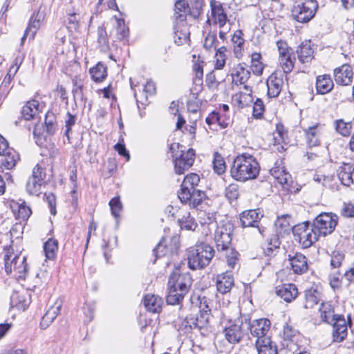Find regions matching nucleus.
<instances>
[{"mask_svg": "<svg viewBox=\"0 0 354 354\" xmlns=\"http://www.w3.org/2000/svg\"><path fill=\"white\" fill-rule=\"evenodd\" d=\"M212 162L214 171L216 174L220 175L225 172L226 169L225 162L219 153L215 152L214 153V160Z\"/></svg>", "mask_w": 354, "mask_h": 354, "instance_id": "obj_43", "label": "nucleus"}, {"mask_svg": "<svg viewBox=\"0 0 354 354\" xmlns=\"http://www.w3.org/2000/svg\"><path fill=\"white\" fill-rule=\"evenodd\" d=\"M234 226L230 221L221 222L214 233V241L218 252H228L231 248Z\"/></svg>", "mask_w": 354, "mask_h": 354, "instance_id": "obj_7", "label": "nucleus"}, {"mask_svg": "<svg viewBox=\"0 0 354 354\" xmlns=\"http://www.w3.org/2000/svg\"><path fill=\"white\" fill-rule=\"evenodd\" d=\"M1 156L3 157L1 160L2 165L6 169H13L19 160V153L12 147L7 149V151Z\"/></svg>", "mask_w": 354, "mask_h": 354, "instance_id": "obj_26", "label": "nucleus"}, {"mask_svg": "<svg viewBox=\"0 0 354 354\" xmlns=\"http://www.w3.org/2000/svg\"><path fill=\"white\" fill-rule=\"evenodd\" d=\"M334 83L330 75H319L316 80V90L318 94L324 95L333 88Z\"/></svg>", "mask_w": 354, "mask_h": 354, "instance_id": "obj_24", "label": "nucleus"}, {"mask_svg": "<svg viewBox=\"0 0 354 354\" xmlns=\"http://www.w3.org/2000/svg\"><path fill=\"white\" fill-rule=\"evenodd\" d=\"M91 79L95 82H102L107 76V67L102 62H98L89 70Z\"/></svg>", "mask_w": 354, "mask_h": 354, "instance_id": "obj_29", "label": "nucleus"}, {"mask_svg": "<svg viewBox=\"0 0 354 354\" xmlns=\"http://www.w3.org/2000/svg\"><path fill=\"white\" fill-rule=\"evenodd\" d=\"M178 223L180 228L186 230H194L198 225L194 218L191 216L190 213L184 215L178 220Z\"/></svg>", "mask_w": 354, "mask_h": 354, "instance_id": "obj_40", "label": "nucleus"}, {"mask_svg": "<svg viewBox=\"0 0 354 354\" xmlns=\"http://www.w3.org/2000/svg\"><path fill=\"white\" fill-rule=\"evenodd\" d=\"M320 317L323 322L329 323V319L333 317V310L330 304L322 302L319 308Z\"/></svg>", "mask_w": 354, "mask_h": 354, "instance_id": "obj_48", "label": "nucleus"}, {"mask_svg": "<svg viewBox=\"0 0 354 354\" xmlns=\"http://www.w3.org/2000/svg\"><path fill=\"white\" fill-rule=\"evenodd\" d=\"M45 131L49 136L54 135L58 129L56 115L48 111L45 115Z\"/></svg>", "mask_w": 354, "mask_h": 354, "instance_id": "obj_33", "label": "nucleus"}, {"mask_svg": "<svg viewBox=\"0 0 354 354\" xmlns=\"http://www.w3.org/2000/svg\"><path fill=\"white\" fill-rule=\"evenodd\" d=\"M60 310V304L51 306L42 317L40 323L41 328L43 329L46 328L57 317Z\"/></svg>", "mask_w": 354, "mask_h": 354, "instance_id": "obj_30", "label": "nucleus"}, {"mask_svg": "<svg viewBox=\"0 0 354 354\" xmlns=\"http://www.w3.org/2000/svg\"><path fill=\"white\" fill-rule=\"evenodd\" d=\"M214 256V250L209 244L201 243L187 252V263L190 269L196 270L208 266Z\"/></svg>", "mask_w": 354, "mask_h": 354, "instance_id": "obj_4", "label": "nucleus"}, {"mask_svg": "<svg viewBox=\"0 0 354 354\" xmlns=\"http://www.w3.org/2000/svg\"><path fill=\"white\" fill-rule=\"evenodd\" d=\"M281 242L279 239V235H273L270 238L269 242L263 248L264 253L267 256H272L274 254V251L279 249Z\"/></svg>", "mask_w": 354, "mask_h": 354, "instance_id": "obj_38", "label": "nucleus"}, {"mask_svg": "<svg viewBox=\"0 0 354 354\" xmlns=\"http://www.w3.org/2000/svg\"><path fill=\"white\" fill-rule=\"evenodd\" d=\"M198 300L199 301L198 308L201 313V318L203 319L204 322H207L209 319V315L211 312L212 301L210 299L205 296H198Z\"/></svg>", "mask_w": 354, "mask_h": 354, "instance_id": "obj_34", "label": "nucleus"}, {"mask_svg": "<svg viewBox=\"0 0 354 354\" xmlns=\"http://www.w3.org/2000/svg\"><path fill=\"white\" fill-rule=\"evenodd\" d=\"M313 53L310 41L302 42L297 49L298 59L303 64L310 62L313 58Z\"/></svg>", "mask_w": 354, "mask_h": 354, "instance_id": "obj_23", "label": "nucleus"}, {"mask_svg": "<svg viewBox=\"0 0 354 354\" xmlns=\"http://www.w3.org/2000/svg\"><path fill=\"white\" fill-rule=\"evenodd\" d=\"M304 308H312L318 304L321 298V292L315 288H310L305 291Z\"/></svg>", "mask_w": 354, "mask_h": 354, "instance_id": "obj_31", "label": "nucleus"}, {"mask_svg": "<svg viewBox=\"0 0 354 354\" xmlns=\"http://www.w3.org/2000/svg\"><path fill=\"white\" fill-rule=\"evenodd\" d=\"M211 15L214 24L223 28L228 21L227 14L221 2L216 0L210 1Z\"/></svg>", "mask_w": 354, "mask_h": 354, "instance_id": "obj_16", "label": "nucleus"}, {"mask_svg": "<svg viewBox=\"0 0 354 354\" xmlns=\"http://www.w3.org/2000/svg\"><path fill=\"white\" fill-rule=\"evenodd\" d=\"M276 294L285 301L290 303L298 296V289L293 283H286L276 288Z\"/></svg>", "mask_w": 354, "mask_h": 354, "instance_id": "obj_19", "label": "nucleus"}, {"mask_svg": "<svg viewBox=\"0 0 354 354\" xmlns=\"http://www.w3.org/2000/svg\"><path fill=\"white\" fill-rule=\"evenodd\" d=\"M30 177L44 183L46 177V173L41 166L37 165L33 168L32 174Z\"/></svg>", "mask_w": 354, "mask_h": 354, "instance_id": "obj_63", "label": "nucleus"}, {"mask_svg": "<svg viewBox=\"0 0 354 354\" xmlns=\"http://www.w3.org/2000/svg\"><path fill=\"white\" fill-rule=\"evenodd\" d=\"M291 216L289 214H283L279 216L274 222V225L277 229V234H281L283 233L288 232L292 227L290 225Z\"/></svg>", "mask_w": 354, "mask_h": 354, "instance_id": "obj_32", "label": "nucleus"}, {"mask_svg": "<svg viewBox=\"0 0 354 354\" xmlns=\"http://www.w3.org/2000/svg\"><path fill=\"white\" fill-rule=\"evenodd\" d=\"M189 33L187 31L176 30L175 32L174 41L178 45H183L189 40Z\"/></svg>", "mask_w": 354, "mask_h": 354, "instance_id": "obj_59", "label": "nucleus"}, {"mask_svg": "<svg viewBox=\"0 0 354 354\" xmlns=\"http://www.w3.org/2000/svg\"><path fill=\"white\" fill-rule=\"evenodd\" d=\"M234 286V277L230 272H226L217 276L216 288L219 292L225 294L230 291Z\"/></svg>", "mask_w": 354, "mask_h": 354, "instance_id": "obj_21", "label": "nucleus"}, {"mask_svg": "<svg viewBox=\"0 0 354 354\" xmlns=\"http://www.w3.org/2000/svg\"><path fill=\"white\" fill-rule=\"evenodd\" d=\"M77 118L75 115H72L71 113H67V119L65 120V132L64 136L67 138V140L70 142L69 133L71 131L72 127L75 124Z\"/></svg>", "mask_w": 354, "mask_h": 354, "instance_id": "obj_55", "label": "nucleus"}, {"mask_svg": "<svg viewBox=\"0 0 354 354\" xmlns=\"http://www.w3.org/2000/svg\"><path fill=\"white\" fill-rule=\"evenodd\" d=\"M72 83L73 86L72 93L74 100H76L78 98L82 101L84 100V94L82 91L83 83L81 79L75 76L72 79Z\"/></svg>", "mask_w": 354, "mask_h": 354, "instance_id": "obj_45", "label": "nucleus"}, {"mask_svg": "<svg viewBox=\"0 0 354 354\" xmlns=\"http://www.w3.org/2000/svg\"><path fill=\"white\" fill-rule=\"evenodd\" d=\"M249 325L247 317H241L223 330L225 339L230 344H237L247 334Z\"/></svg>", "mask_w": 354, "mask_h": 354, "instance_id": "obj_10", "label": "nucleus"}, {"mask_svg": "<svg viewBox=\"0 0 354 354\" xmlns=\"http://www.w3.org/2000/svg\"><path fill=\"white\" fill-rule=\"evenodd\" d=\"M97 43L101 51H106L109 48V39L105 28L102 26L97 28Z\"/></svg>", "mask_w": 354, "mask_h": 354, "instance_id": "obj_41", "label": "nucleus"}, {"mask_svg": "<svg viewBox=\"0 0 354 354\" xmlns=\"http://www.w3.org/2000/svg\"><path fill=\"white\" fill-rule=\"evenodd\" d=\"M341 213L345 217H354V205L351 203H344Z\"/></svg>", "mask_w": 354, "mask_h": 354, "instance_id": "obj_64", "label": "nucleus"}, {"mask_svg": "<svg viewBox=\"0 0 354 354\" xmlns=\"http://www.w3.org/2000/svg\"><path fill=\"white\" fill-rule=\"evenodd\" d=\"M109 206L111 208V214L115 218H118L120 217V212L122 209V205L120 202V197L116 196L113 198L109 201Z\"/></svg>", "mask_w": 354, "mask_h": 354, "instance_id": "obj_51", "label": "nucleus"}, {"mask_svg": "<svg viewBox=\"0 0 354 354\" xmlns=\"http://www.w3.org/2000/svg\"><path fill=\"white\" fill-rule=\"evenodd\" d=\"M225 257L227 260V263L230 268H234L235 266L237 264L239 261V252H236L232 248H230L228 252H225Z\"/></svg>", "mask_w": 354, "mask_h": 354, "instance_id": "obj_53", "label": "nucleus"}, {"mask_svg": "<svg viewBox=\"0 0 354 354\" xmlns=\"http://www.w3.org/2000/svg\"><path fill=\"white\" fill-rule=\"evenodd\" d=\"M354 166L351 163H343L338 169V178L342 184L345 186H350L353 183V172Z\"/></svg>", "mask_w": 354, "mask_h": 354, "instance_id": "obj_22", "label": "nucleus"}, {"mask_svg": "<svg viewBox=\"0 0 354 354\" xmlns=\"http://www.w3.org/2000/svg\"><path fill=\"white\" fill-rule=\"evenodd\" d=\"M17 205V212H15V210H13L16 218L18 219H21L24 221H26L32 214L31 209L26 205L25 202Z\"/></svg>", "mask_w": 354, "mask_h": 354, "instance_id": "obj_46", "label": "nucleus"}, {"mask_svg": "<svg viewBox=\"0 0 354 354\" xmlns=\"http://www.w3.org/2000/svg\"><path fill=\"white\" fill-rule=\"evenodd\" d=\"M317 126L315 125L310 127L308 129L305 130L306 139L310 146H317L319 144V141L317 138Z\"/></svg>", "mask_w": 354, "mask_h": 354, "instance_id": "obj_49", "label": "nucleus"}, {"mask_svg": "<svg viewBox=\"0 0 354 354\" xmlns=\"http://www.w3.org/2000/svg\"><path fill=\"white\" fill-rule=\"evenodd\" d=\"M192 284V279L189 273H180L179 270H174L170 274L168 281L167 303L169 305L180 304L188 292Z\"/></svg>", "mask_w": 354, "mask_h": 354, "instance_id": "obj_2", "label": "nucleus"}, {"mask_svg": "<svg viewBox=\"0 0 354 354\" xmlns=\"http://www.w3.org/2000/svg\"><path fill=\"white\" fill-rule=\"evenodd\" d=\"M39 103L37 100H32L26 102L22 107L21 114L22 118L26 120H30L34 118L38 113Z\"/></svg>", "mask_w": 354, "mask_h": 354, "instance_id": "obj_28", "label": "nucleus"}, {"mask_svg": "<svg viewBox=\"0 0 354 354\" xmlns=\"http://www.w3.org/2000/svg\"><path fill=\"white\" fill-rule=\"evenodd\" d=\"M283 81L282 77L272 74L267 80L268 93L269 97H277L281 91Z\"/></svg>", "mask_w": 354, "mask_h": 354, "instance_id": "obj_20", "label": "nucleus"}, {"mask_svg": "<svg viewBox=\"0 0 354 354\" xmlns=\"http://www.w3.org/2000/svg\"><path fill=\"white\" fill-rule=\"evenodd\" d=\"M217 43L218 40L216 32L210 31L208 32V34L205 38L203 46L207 50H210L212 48L216 50L217 47Z\"/></svg>", "mask_w": 354, "mask_h": 354, "instance_id": "obj_47", "label": "nucleus"}, {"mask_svg": "<svg viewBox=\"0 0 354 354\" xmlns=\"http://www.w3.org/2000/svg\"><path fill=\"white\" fill-rule=\"evenodd\" d=\"M195 159V151L190 148L187 151L181 150L179 157L174 160V169L177 174H183L188 170L194 164Z\"/></svg>", "mask_w": 354, "mask_h": 354, "instance_id": "obj_12", "label": "nucleus"}, {"mask_svg": "<svg viewBox=\"0 0 354 354\" xmlns=\"http://www.w3.org/2000/svg\"><path fill=\"white\" fill-rule=\"evenodd\" d=\"M44 18L43 12L38 10L37 13H33L30 18L28 25L25 30L24 35L21 38V43L23 44L26 38L28 37L29 39H33L35 34L41 26V23Z\"/></svg>", "mask_w": 354, "mask_h": 354, "instance_id": "obj_15", "label": "nucleus"}, {"mask_svg": "<svg viewBox=\"0 0 354 354\" xmlns=\"http://www.w3.org/2000/svg\"><path fill=\"white\" fill-rule=\"evenodd\" d=\"M8 249L4 255L5 270L8 274L12 273V270L18 274L19 279H25L28 267L25 256L14 255Z\"/></svg>", "mask_w": 354, "mask_h": 354, "instance_id": "obj_8", "label": "nucleus"}, {"mask_svg": "<svg viewBox=\"0 0 354 354\" xmlns=\"http://www.w3.org/2000/svg\"><path fill=\"white\" fill-rule=\"evenodd\" d=\"M288 260L293 272L297 274H302L308 270V259L305 255L297 252L295 255H288Z\"/></svg>", "mask_w": 354, "mask_h": 354, "instance_id": "obj_18", "label": "nucleus"}, {"mask_svg": "<svg viewBox=\"0 0 354 354\" xmlns=\"http://www.w3.org/2000/svg\"><path fill=\"white\" fill-rule=\"evenodd\" d=\"M336 130L343 136H348L350 135L352 124L351 122H345L343 120L335 121Z\"/></svg>", "mask_w": 354, "mask_h": 354, "instance_id": "obj_50", "label": "nucleus"}, {"mask_svg": "<svg viewBox=\"0 0 354 354\" xmlns=\"http://www.w3.org/2000/svg\"><path fill=\"white\" fill-rule=\"evenodd\" d=\"M199 182L200 177L198 174L192 173L187 175L178 193L181 203L187 205L190 208H197L206 198L204 192L196 188Z\"/></svg>", "mask_w": 354, "mask_h": 354, "instance_id": "obj_3", "label": "nucleus"}, {"mask_svg": "<svg viewBox=\"0 0 354 354\" xmlns=\"http://www.w3.org/2000/svg\"><path fill=\"white\" fill-rule=\"evenodd\" d=\"M279 61L284 73H290L295 66V57L294 53L280 57Z\"/></svg>", "mask_w": 354, "mask_h": 354, "instance_id": "obj_37", "label": "nucleus"}, {"mask_svg": "<svg viewBox=\"0 0 354 354\" xmlns=\"http://www.w3.org/2000/svg\"><path fill=\"white\" fill-rule=\"evenodd\" d=\"M347 336V326L333 328V338L335 342H342Z\"/></svg>", "mask_w": 354, "mask_h": 354, "instance_id": "obj_54", "label": "nucleus"}, {"mask_svg": "<svg viewBox=\"0 0 354 354\" xmlns=\"http://www.w3.org/2000/svg\"><path fill=\"white\" fill-rule=\"evenodd\" d=\"M179 238L174 236L171 239V244L167 245L166 244V239L162 238L156 247L153 249V252L155 256L153 263L156 261L157 259L165 256L168 252L171 253L175 252L179 247Z\"/></svg>", "mask_w": 354, "mask_h": 354, "instance_id": "obj_14", "label": "nucleus"}, {"mask_svg": "<svg viewBox=\"0 0 354 354\" xmlns=\"http://www.w3.org/2000/svg\"><path fill=\"white\" fill-rule=\"evenodd\" d=\"M271 171V174L272 175L276 178L278 180V181L281 183V184H286L288 183V178L290 176V175L287 173L285 172L284 170H283L281 172L283 173L282 174H281V172L279 171V170H276L275 169H272L270 170Z\"/></svg>", "mask_w": 354, "mask_h": 354, "instance_id": "obj_61", "label": "nucleus"}, {"mask_svg": "<svg viewBox=\"0 0 354 354\" xmlns=\"http://www.w3.org/2000/svg\"><path fill=\"white\" fill-rule=\"evenodd\" d=\"M143 303L148 311L156 313H159L162 308V300L157 295H147L144 298Z\"/></svg>", "mask_w": 354, "mask_h": 354, "instance_id": "obj_27", "label": "nucleus"}, {"mask_svg": "<svg viewBox=\"0 0 354 354\" xmlns=\"http://www.w3.org/2000/svg\"><path fill=\"white\" fill-rule=\"evenodd\" d=\"M259 171L260 167L257 159L250 153H243L234 159L230 175L236 181L245 182L257 178Z\"/></svg>", "mask_w": 354, "mask_h": 354, "instance_id": "obj_1", "label": "nucleus"}, {"mask_svg": "<svg viewBox=\"0 0 354 354\" xmlns=\"http://www.w3.org/2000/svg\"><path fill=\"white\" fill-rule=\"evenodd\" d=\"M353 73L349 64H343L334 70L335 82L342 86H348L352 83Z\"/></svg>", "mask_w": 354, "mask_h": 354, "instance_id": "obj_17", "label": "nucleus"}, {"mask_svg": "<svg viewBox=\"0 0 354 354\" xmlns=\"http://www.w3.org/2000/svg\"><path fill=\"white\" fill-rule=\"evenodd\" d=\"M277 46L278 48L279 57L293 53V50L288 47L287 43L284 41H278L277 42Z\"/></svg>", "mask_w": 354, "mask_h": 354, "instance_id": "obj_60", "label": "nucleus"}, {"mask_svg": "<svg viewBox=\"0 0 354 354\" xmlns=\"http://www.w3.org/2000/svg\"><path fill=\"white\" fill-rule=\"evenodd\" d=\"M11 301L17 308L22 310H25L30 305V299L24 294H15L12 296Z\"/></svg>", "mask_w": 354, "mask_h": 354, "instance_id": "obj_39", "label": "nucleus"}, {"mask_svg": "<svg viewBox=\"0 0 354 354\" xmlns=\"http://www.w3.org/2000/svg\"><path fill=\"white\" fill-rule=\"evenodd\" d=\"M337 221L338 216L336 214L322 212L315 218L312 224L319 236H326L335 230Z\"/></svg>", "mask_w": 354, "mask_h": 354, "instance_id": "obj_9", "label": "nucleus"}, {"mask_svg": "<svg viewBox=\"0 0 354 354\" xmlns=\"http://www.w3.org/2000/svg\"><path fill=\"white\" fill-rule=\"evenodd\" d=\"M243 32L241 30H237L233 35L232 41L235 46L234 52L236 53V48H241L242 45L244 44V39L243 38Z\"/></svg>", "mask_w": 354, "mask_h": 354, "instance_id": "obj_62", "label": "nucleus"}, {"mask_svg": "<svg viewBox=\"0 0 354 354\" xmlns=\"http://www.w3.org/2000/svg\"><path fill=\"white\" fill-rule=\"evenodd\" d=\"M292 233L295 239L298 241L304 248H310L319 237L310 221H305L293 226Z\"/></svg>", "mask_w": 354, "mask_h": 354, "instance_id": "obj_6", "label": "nucleus"}, {"mask_svg": "<svg viewBox=\"0 0 354 354\" xmlns=\"http://www.w3.org/2000/svg\"><path fill=\"white\" fill-rule=\"evenodd\" d=\"M43 183L30 176L26 183V191L30 195H39Z\"/></svg>", "mask_w": 354, "mask_h": 354, "instance_id": "obj_44", "label": "nucleus"}, {"mask_svg": "<svg viewBox=\"0 0 354 354\" xmlns=\"http://www.w3.org/2000/svg\"><path fill=\"white\" fill-rule=\"evenodd\" d=\"M317 9V0H296L292 8V17L297 22L306 24L314 18Z\"/></svg>", "mask_w": 354, "mask_h": 354, "instance_id": "obj_5", "label": "nucleus"}, {"mask_svg": "<svg viewBox=\"0 0 354 354\" xmlns=\"http://www.w3.org/2000/svg\"><path fill=\"white\" fill-rule=\"evenodd\" d=\"M194 99L189 100L187 103V109L189 112L197 113L200 110L201 102L193 93Z\"/></svg>", "mask_w": 354, "mask_h": 354, "instance_id": "obj_58", "label": "nucleus"}, {"mask_svg": "<svg viewBox=\"0 0 354 354\" xmlns=\"http://www.w3.org/2000/svg\"><path fill=\"white\" fill-rule=\"evenodd\" d=\"M263 216V212L260 209L245 210L239 215L241 225L242 227L256 228L259 234L265 236L266 228L259 225Z\"/></svg>", "mask_w": 354, "mask_h": 354, "instance_id": "obj_11", "label": "nucleus"}, {"mask_svg": "<svg viewBox=\"0 0 354 354\" xmlns=\"http://www.w3.org/2000/svg\"><path fill=\"white\" fill-rule=\"evenodd\" d=\"M265 111V106L263 101L260 98H257L253 106V116L255 118H261Z\"/></svg>", "mask_w": 354, "mask_h": 354, "instance_id": "obj_56", "label": "nucleus"}, {"mask_svg": "<svg viewBox=\"0 0 354 354\" xmlns=\"http://www.w3.org/2000/svg\"><path fill=\"white\" fill-rule=\"evenodd\" d=\"M248 330L252 336L257 339L268 337V333L270 328V321L268 319H259L254 320L250 323L248 318Z\"/></svg>", "mask_w": 354, "mask_h": 354, "instance_id": "obj_13", "label": "nucleus"}, {"mask_svg": "<svg viewBox=\"0 0 354 354\" xmlns=\"http://www.w3.org/2000/svg\"><path fill=\"white\" fill-rule=\"evenodd\" d=\"M274 142H281L287 145L288 142V131L281 124H277L276 126V131L274 136Z\"/></svg>", "mask_w": 354, "mask_h": 354, "instance_id": "obj_42", "label": "nucleus"}, {"mask_svg": "<svg viewBox=\"0 0 354 354\" xmlns=\"http://www.w3.org/2000/svg\"><path fill=\"white\" fill-rule=\"evenodd\" d=\"M58 249V242L57 240L49 239L44 245V251L46 257L50 260H53L56 257Z\"/></svg>", "mask_w": 354, "mask_h": 354, "instance_id": "obj_36", "label": "nucleus"}, {"mask_svg": "<svg viewBox=\"0 0 354 354\" xmlns=\"http://www.w3.org/2000/svg\"><path fill=\"white\" fill-rule=\"evenodd\" d=\"M206 322L201 317H196L192 315H187L182 323V326L184 327L185 332H189L193 328H201L202 326L200 324H205Z\"/></svg>", "mask_w": 354, "mask_h": 354, "instance_id": "obj_35", "label": "nucleus"}, {"mask_svg": "<svg viewBox=\"0 0 354 354\" xmlns=\"http://www.w3.org/2000/svg\"><path fill=\"white\" fill-rule=\"evenodd\" d=\"M255 344L258 351L260 350V348L268 349V348L272 347V346H276L272 342L270 336L263 338L261 337V339H257Z\"/></svg>", "mask_w": 354, "mask_h": 354, "instance_id": "obj_57", "label": "nucleus"}, {"mask_svg": "<svg viewBox=\"0 0 354 354\" xmlns=\"http://www.w3.org/2000/svg\"><path fill=\"white\" fill-rule=\"evenodd\" d=\"M225 196L230 201H235L238 198L239 196V185L235 183H232L229 185L225 188Z\"/></svg>", "mask_w": 354, "mask_h": 354, "instance_id": "obj_52", "label": "nucleus"}, {"mask_svg": "<svg viewBox=\"0 0 354 354\" xmlns=\"http://www.w3.org/2000/svg\"><path fill=\"white\" fill-rule=\"evenodd\" d=\"M232 77V82L236 85L244 84L249 80L250 77V72L241 64H239L234 68Z\"/></svg>", "mask_w": 354, "mask_h": 354, "instance_id": "obj_25", "label": "nucleus"}]
</instances>
